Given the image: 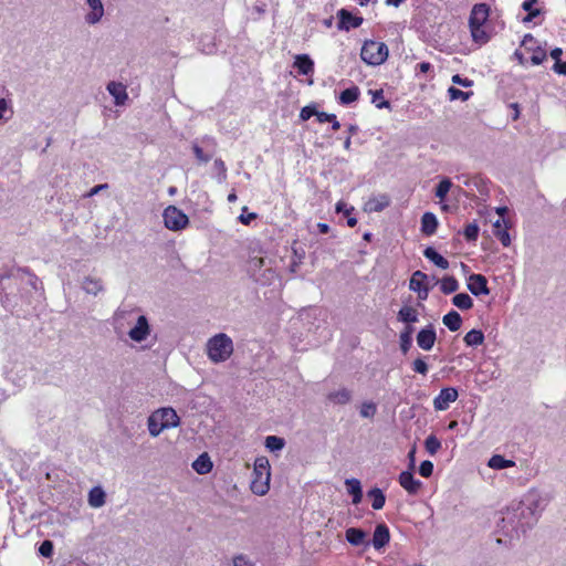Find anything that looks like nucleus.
I'll list each match as a JSON object with an SVG mask.
<instances>
[{
	"instance_id": "1",
	"label": "nucleus",
	"mask_w": 566,
	"mask_h": 566,
	"mask_svg": "<svg viewBox=\"0 0 566 566\" xmlns=\"http://www.w3.org/2000/svg\"><path fill=\"white\" fill-rule=\"evenodd\" d=\"M491 8L489 4L481 2L475 3L469 15V29L473 42L483 45L491 40V34L486 30V22L490 18Z\"/></svg>"
},
{
	"instance_id": "2",
	"label": "nucleus",
	"mask_w": 566,
	"mask_h": 566,
	"mask_svg": "<svg viewBox=\"0 0 566 566\" xmlns=\"http://www.w3.org/2000/svg\"><path fill=\"white\" fill-rule=\"evenodd\" d=\"M270 463L265 457H259L254 461L250 489L256 495H264L270 489Z\"/></svg>"
},
{
	"instance_id": "3",
	"label": "nucleus",
	"mask_w": 566,
	"mask_h": 566,
	"mask_svg": "<svg viewBox=\"0 0 566 566\" xmlns=\"http://www.w3.org/2000/svg\"><path fill=\"white\" fill-rule=\"evenodd\" d=\"M232 352V339L223 333L213 336L207 344L208 356L214 363L227 360L231 356Z\"/></svg>"
},
{
	"instance_id": "4",
	"label": "nucleus",
	"mask_w": 566,
	"mask_h": 566,
	"mask_svg": "<svg viewBox=\"0 0 566 566\" xmlns=\"http://www.w3.org/2000/svg\"><path fill=\"white\" fill-rule=\"evenodd\" d=\"M361 60L368 65H380L388 57V48L384 42L365 41L360 51Z\"/></svg>"
},
{
	"instance_id": "5",
	"label": "nucleus",
	"mask_w": 566,
	"mask_h": 566,
	"mask_svg": "<svg viewBox=\"0 0 566 566\" xmlns=\"http://www.w3.org/2000/svg\"><path fill=\"white\" fill-rule=\"evenodd\" d=\"M165 227L172 231L185 229L189 219L188 216L175 206H168L163 213Z\"/></svg>"
},
{
	"instance_id": "6",
	"label": "nucleus",
	"mask_w": 566,
	"mask_h": 566,
	"mask_svg": "<svg viewBox=\"0 0 566 566\" xmlns=\"http://www.w3.org/2000/svg\"><path fill=\"white\" fill-rule=\"evenodd\" d=\"M459 397V392L454 387L442 388L439 395L433 399V408L437 411H444Z\"/></svg>"
},
{
	"instance_id": "7",
	"label": "nucleus",
	"mask_w": 566,
	"mask_h": 566,
	"mask_svg": "<svg viewBox=\"0 0 566 566\" xmlns=\"http://www.w3.org/2000/svg\"><path fill=\"white\" fill-rule=\"evenodd\" d=\"M428 275L422 271H416L412 273L409 282V289L418 293V298L421 301L427 300L429 294V287L426 285Z\"/></svg>"
},
{
	"instance_id": "8",
	"label": "nucleus",
	"mask_w": 566,
	"mask_h": 566,
	"mask_svg": "<svg viewBox=\"0 0 566 566\" xmlns=\"http://www.w3.org/2000/svg\"><path fill=\"white\" fill-rule=\"evenodd\" d=\"M468 289L475 296L490 294L488 280L482 274H471L468 280Z\"/></svg>"
},
{
	"instance_id": "9",
	"label": "nucleus",
	"mask_w": 566,
	"mask_h": 566,
	"mask_svg": "<svg viewBox=\"0 0 566 566\" xmlns=\"http://www.w3.org/2000/svg\"><path fill=\"white\" fill-rule=\"evenodd\" d=\"M155 413L158 416V419L160 420L161 428L169 429V428H176L179 426L180 418L172 408H161Z\"/></svg>"
},
{
	"instance_id": "10",
	"label": "nucleus",
	"mask_w": 566,
	"mask_h": 566,
	"mask_svg": "<svg viewBox=\"0 0 566 566\" xmlns=\"http://www.w3.org/2000/svg\"><path fill=\"white\" fill-rule=\"evenodd\" d=\"M399 484L409 494H417L421 488V481L415 479L413 473L411 471H402L398 478Z\"/></svg>"
},
{
	"instance_id": "11",
	"label": "nucleus",
	"mask_w": 566,
	"mask_h": 566,
	"mask_svg": "<svg viewBox=\"0 0 566 566\" xmlns=\"http://www.w3.org/2000/svg\"><path fill=\"white\" fill-rule=\"evenodd\" d=\"M390 541V532L385 523L378 524L373 534V546L379 551L384 548Z\"/></svg>"
},
{
	"instance_id": "12",
	"label": "nucleus",
	"mask_w": 566,
	"mask_h": 566,
	"mask_svg": "<svg viewBox=\"0 0 566 566\" xmlns=\"http://www.w3.org/2000/svg\"><path fill=\"white\" fill-rule=\"evenodd\" d=\"M129 337L135 342H142L149 335L148 321L144 315H140L136 325L129 331Z\"/></svg>"
},
{
	"instance_id": "13",
	"label": "nucleus",
	"mask_w": 566,
	"mask_h": 566,
	"mask_svg": "<svg viewBox=\"0 0 566 566\" xmlns=\"http://www.w3.org/2000/svg\"><path fill=\"white\" fill-rule=\"evenodd\" d=\"M390 206V198L388 195L382 193L369 198L365 203V211L380 212Z\"/></svg>"
},
{
	"instance_id": "14",
	"label": "nucleus",
	"mask_w": 566,
	"mask_h": 566,
	"mask_svg": "<svg viewBox=\"0 0 566 566\" xmlns=\"http://www.w3.org/2000/svg\"><path fill=\"white\" fill-rule=\"evenodd\" d=\"M346 541L353 545V546H360V545H369V542L367 538V533L363 531L361 528L357 527H349L345 532Z\"/></svg>"
},
{
	"instance_id": "15",
	"label": "nucleus",
	"mask_w": 566,
	"mask_h": 566,
	"mask_svg": "<svg viewBox=\"0 0 566 566\" xmlns=\"http://www.w3.org/2000/svg\"><path fill=\"white\" fill-rule=\"evenodd\" d=\"M436 332L432 327L421 329L417 335V344L423 350H430L436 342Z\"/></svg>"
},
{
	"instance_id": "16",
	"label": "nucleus",
	"mask_w": 566,
	"mask_h": 566,
	"mask_svg": "<svg viewBox=\"0 0 566 566\" xmlns=\"http://www.w3.org/2000/svg\"><path fill=\"white\" fill-rule=\"evenodd\" d=\"M107 91L115 99V105H124L128 98L126 86L118 82H109L107 85Z\"/></svg>"
},
{
	"instance_id": "17",
	"label": "nucleus",
	"mask_w": 566,
	"mask_h": 566,
	"mask_svg": "<svg viewBox=\"0 0 566 566\" xmlns=\"http://www.w3.org/2000/svg\"><path fill=\"white\" fill-rule=\"evenodd\" d=\"M86 3L90 7L91 12L86 14L85 20L90 24H95L104 14L103 3L101 0H86Z\"/></svg>"
},
{
	"instance_id": "18",
	"label": "nucleus",
	"mask_w": 566,
	"mask_h": 566,
	"mask_svg": "<svg viewBox=\"0 0 566 566\" xmlns=\"http://www.w3.org/2000/svg\"><path fill=\"white\" fill-rule=\"evenodd\" d=\"M438 219L432 212H424L421 217V232L430 237L436 233L438 229Z\"/></svg>"
},
{
	"instance_id": "19",
	"label": "nucleus",
	"mask_w": 566,
	"mask_h": 566,
	"mask_svg": "<svg viewBox=\"0 0 566 566\" xmlns=\"http://www.w3.org/2000/svg\"><path fill=\"white\" fill-rule=\"evenodd\" d=\"M293 65L302 75H308L314 72V62L306 54L296 55Z\"/></svg>"
},
{
	"instance_id": "20",
	"label": "nucleus",
	"mask_w": 566,
	"mask_h": 566,
	"mask_svg": "<svg viewBox=\"0 0 566 566\" xmlns=\"http://www.w3.org/2000/svg\"><path fill=\"white\" fill-rule=\"evenodd\" d=\"M397 319L406 325H411L418 322V311L412 306L405 305L399 310Z\"/></svg>"
},
{
	"instance_id": "21",
	"label": "nucleus",
	"mask_w": 566,
	"mask_h": 566,
	"mask_svg": "<svg viewBox=\"0 0 566 566\" xmlns=\"http://www.w3.org/2000/svg\"><path fill=\"white\" fill-rule=\"evenodd\" d=\"M327 399L335 405H347L352 400V391L340 388L327 395Z\"/></svg>"
},
{
	"instance_id": "22",
	"label": "nucleus",
	"mask_w": 566,
	"mask_h": 566,
	"mask_svg": "<svg viewBox=\"0 0 566 566\" xmlns=\"http://www.w3.org/2000/svg\"><path fill=\"white\" fill-rule=\"evenodd\" d=\"M193 470L199 474H207L212 470V462L208 453L200 454L192 463Z\"/></svg>"
},
{
	"instance_id": "23",
	"label": "nucleus",
	"mask_w": 566,
	"mask_h": 566,
	"mask_svg": "<svg viewBox=\"0 0 566 566\" xmlns=\"http://www.w3.org/2000/svg\"><path fill=\"white\" fill-rule=\"evenodd\" d=\"M423 255L430 260L434 265L442 270H447L449 268V261L439 254L433 248L428 247L423 251Z\"/></svg>"
},
{
	"instance_id": "24",
	"label": "nucleus",
	"mask_w": 566,
	"mask_h": 566,
	"mask_svg": "<svg viewBox=\"0 0 566 566\" xmlns=\"http://www.w3.org/2000/svg\"><path fill=\"white\" fill-rule=\"evenodd\" d=\"M360 91L358 86H350L339 94V103L342 105H349L359 98Z\"/></svg>"
},
{
	"instance_id": "25",
	"label": "nucleus",
	"mask_w": 566,
	"mask_h": 566,
	"mask_svg": "<svg viewBox=\"0 0 566 566\" xmlns=\"http://www.w3.org/2000/svg\"><path fill=\"white\" fill-rule=\"evenodd\" d=\"M442 322L451 332H457L461 327L462 318L458 312L450 311L443 316Z\"/></svg>"
},
{
	"instance_id": "26",
	"label": "nucleus",
	"mask_w": 566,
	"mask_h": 566,
	"mask_svg": "<svg viewBox=\"0 0 566 566\" xmlns=\"http://www.w3.org/2000/svg\"><path fill=\"white\" fill-rule=\"evenodd\" d=\"M105 492L102 488L95 486L88 493V504L92 507H101L105 504Z\"/></svg>"
},
{
	"instance_id": "27",
	"label": "nucleus",
	"mask_w": 566,
	"mask_h": 566,
	"mask_svg": "<svg viewBox=\"0 0 566 566\" xmlns=\"http://www.w3.org/2000/svg\"><path fill=\"white\" fill-rule=\"evenodd\" d=\"M339 18H340V22L346 25V29H349V28L355 29V28L360 27L363 23L361 17L353 15L350 12H348L344 9H342L339 11Z\"/></svg>"
},
{
	"instance_id": "28",
	"label": "nucleus",
	"mask_w": 566,
	"mask_h": 566,
	"mask_svg": "<svg viewBox=\"0 0 566 566\" xmlns=\"http://www.w3.org/2000/svg\"><path fill=\"white\" fill-rule=\"evenodd\" d=\"M346 485L348 493L353 495V503L358 504L363 497L360 482L356 479H348Z\"/></svg>"
},
{
	"instance_id": "29",
	"label": "nucleus",
	"mask_w": 566,
	"mask_h": 566,
	"mask_svg": "<svg viewBox=\"0 0 566 566\" xmlns=\"http://www.w3.org/2000/svg\"><path fill=\"white\" fill-rule=\"evenodd\" d=\"M412 333H413V327L411 325H406L405 328L400 332V335H399L400 348L403 353H407L411 347Z\"/></svg>"
},
{
	"instance_id": "30",
	"label": "nucleus",
	"mask_w": 566,
	"mask_h": 566,
	"mask_svg": "<svg viewBox=\"0 0 566 566\" xmlns=\"http://www.w3.org/2000/svg\"><path fill=\"white\" fill-rule=\"evenodd\" d=\"M368 496L371 499V507L376 511L381 510L386 502V496L384 492L378 489L374 488L368 492Z\"/></svg>"
},
{
	"instance_id": "31",
	"label": "nucleus",
	"mask_w": 566,
	"mask_h": 566,
	"mask_svg": "<svg viewBox=\"0 0 566 566\" xmlns=\"http://www.w3.org/2000/svg\"><path fill=\"white\" fill-rule=\"evenodd\" d=\"M83 289L86 293L97 295L103 290V283L96 277H85L83 281Z\"/></svg>"
},
{
	"instance_id": "32",
	"label": "nucleus",
	"mask_w": 566,
	"mask_h": 566,
	"mask_svg": "<svg viewBox=\"0 0 566 566\" xmlns=\"http://www.w3.org/2000/svg\"><path fill=\"white\" fill-rule=\"evenodd\" d=\"M452 303L454 306L462 311H467L473 307V300L467 293H459L452 297Z\"/></svg>"
},
{
	"instance_id": "33",
	"label": "nucleus",
	"mask_w": 566,
	"mask_h": 566,
	"mask_svg": "<svg viewBox=\"0 0 566 566\" xmlns=\"http://www.w3.org/2000/svg\"><path fill=\"white\" fill-rule=\"evenodd\" d=\"M515 463L512 460L505 459L503 455L494 454L488 462V465L494 470H502L513 467Z\"/></svg>"
},
{
	"instance_id": "34",
	"label": "nucleus",
	"mask_w": 566,
	"mask_h": 566,
	"mask_svg": "<svg viewBox=\"0 0 566 566\" xmlns=\"http://www.w3.org/2000/svg\"><path fill=\"white\" fill-rule=\"evenodd\" d=\"M459 289V282L454 276H444L440 281V290L443 294L448 295L454 293Z\"/></svg>"
},
{
	"instance_id": "35",
	"label": "nucleus",
	"mask_w": 566,
	"mask_h": 566,
	"mask_svg": "<svg viewBox=\"0 0 566 566\" xmlns=\"http://www.w3.org/2000/svg\"><path fill=\"white\" fill-rule=\"evenodd\" d=\"M463 340L468 346H479L484 342V334L480 329H471L465 334Z\"/></svg>"
},
{
	"instance_id": "36",
	"label": "nucleus",
	"mask_w": 566,
	"mask_h": 566,
	"mask_svg": "<svg viewBox=\"0 0 566 566\" xmlns=\"http://www.w3.org/2000/svg\"><path fill=\"white\" fill-rule=\"evenodd\" d=\"M493 227H494V230H493L494 235L500 240V242L502 243L503 247H509L511 244V238H510L507 229L502 227L500 220H497Z\"/></svg>"
},
{
	"instance_id": "37",
	"label": "nucleus",
	"mask_w": 566,
	"mask_h": 566,
	"mask_svg": "<svg viewBox=\"0 0 566 566\" xmlns=\"http://www.w3.org/2000/svg\"><path fill=\"white\" fill-rule=\"evenodd\" d=\"M452 187V182L449 178H443L437 186L434 195L440 200H443Z\"/></svg>"
},
{
	"instance_id": "38",
	"label": "nucleus",
	"mask_w": 566,
	"mask_h": 566,
	"mask_svg": "<svg viewBox=\"0 0 566 566\" xmlns=\"http://www.w3.org/2000/svg\"><path fill=\"white\" fill-rule=\"evenodd\" d=\"M193 155L199 164H207L212 159L211 153H205L203 148L198 143L192 144Z\"/></svg>"
},
{
	"instance_id": "39",
	"label": "nucleus",
	"mask_w": 566,
	"mask_h": 566,
	"mask_svg": "<svg viewBox=\"0 0 566 566\" xmlns=\"http://www.w3.org/2000/svg\"><path fill=\"white\" fill-rule=\"evenodd\" d=\"M537 0H525L522 4V8L527 11V15L524 18V22H531L534 18H536L539 13V9H534L533 6Z\"/></svg>"
},
{
	"instance_id": "40",
	"label": "nucleus",
	"mask_w": 566,
	"mask_h": 566,
	"mask_svg": "<svg viewBox=\"0 0 566 566\" xmlns=\"http://www.w3.org/2000/svg\"><path fill=\"white\" fill-rule=\"evenodd\" d=\"M424 447L427 452L433 455L440 450L441 442L434 434H430L424 441Z\"/></svg>"
},
{
	"instance_id": "41",
	"label": "nucleus",
	"mask_w": 566,
	"mask_h": 566,
	"mask_svg": "<svg viewBox=\"0 0 566 566\" xmlns=\"http://www.w3.org/2000/svg\"><path fill=\"white\" fill-rule=\"evenodd\" d=\"M373 98L371 102L377 108L390 107L389 101L385 99L382 90L370 91Z\"/></svg>"
},
{
	"instance_id": "42",
	"label": "nucleus",
	"mask_w": 566,
	"mask_h": 566,
	"mask_svg": "<svg viewBox=\"0 0 566 566\" xmlns=\"http://www.w3.org/2000/svg\"><path fill=\"white\" fill-rule=\"evenodd\" d=\"M479 226L475 222L468 223L463 229V235L467 241H476L479 237Z\"/></svg>"
},
{
	"instance_id": "43",
	"label": "nucleus",
	"mask_w": 566,
	"mask_h": 566,
	"mask_svg": "<svg viewBox=\"0 0 566 566\" xmlns=\"http://www.w3.org/2000/svg\"><path fill=\"white\" fill-rule=\"evenodd\" d=\"M148 430L153 437H157L164 430V428H161L160 420L155 412L148 418Z\"/></svg>"
},
{
	"instance_id": "44",
	"label": "nucleus",
	"mask_w": 566,
	"mask_h": 566,
	"mask_svg": "<svg viewBox=\"0 0 566 566\" xmlns=\"http://www.w3.org/2000/svg\"><path fill=\"white\" fill-rule=\"evenodd\" d=\"M377 412V406L373 401H365L360 406L359 413L363 418H374Z\"/></svg>"
},
{
	"instance_id": "45",
	"label": "nucleus",
	"mask_w": 566,
	"mask_h": 566,
	"mask_svg": "<svg viewBox=\"0 0 566 566\" xmlns=\"http://www.w3.org/2000/svg\"><path fill=\"white\" fill-rule=\"evenodd\" d=\"M265 447L271 451H279L284 447V439L276 436H269L265 439Z\"/></svg>"
},
{
	"instance_id": "46",
	"label": "nucleus",
	"mask_w": 566,
	"mask_h": 566,
	"mask_svg": "<svg viewBox=\"0 0 566 566\" xmlns=\"http://www.w3.org/2000/svg\"><path fill=\"white\" fill-rule=\"evenodd\" d=\"M448 94L451 101L461 99L467 101L473 93L472 92H463L460 88L454 86L449 87Z\"/></svg>"
},
{
	"instance_id": "47",
	"label": "nucleus",
	"mask_w": 566,
	"mask_h": 566,
	"mask_svg": "<svg viewBox=\"0 0 566 566\" xmlns=\"http://www.w3.org/2000/svg\"><path fill=\"white\" fill-rule=\"evenodd\" d=\"M53 543L49 539H45L41 543L39 547V553L41 556L50 558L53 555Z\"/></svg>"
},
{
	"instance_id": "48",
	"label": "nucleus",
	"mask_w": 566,
	"mask_h": 566,
	"mask_svg": "<svg viewBox=\"0 0 566 566\" xmlns=\"http://www.w3.org/2000/svg\"><path fill=\"white\" fill-rule=\"evenodd\" d=\"M546 59V51L542 48L537 46L535 50H533L531 61L534 65H539L544 62Z\"/></svg>"
},
{
	"instance_id": "49",
	"label": "nucleus",
	"mask_w": 566,
	"mask_h": 566,
	"mask_svg": "<svg viewBox=\"0 0 566 566\" xmlns=\"http://www.w3.org/2000/svg\"><path fill=\"white\" fill-rule=\"evenodd\" d=\"M433 472V463L429 460H424L420 463L419 473L423 478H429Z\"/></svg>"
},
{
	"instance_id": "50",
	"label": "nucleus",
	"mask_w": 566,
	"mask_h": 566,
	"mask_svg": "<svg viewBox=\"0 0 566 566\" xmlns=\"http://www.w3.org/2000/svg\"><path fill=\"white\" fill-rule=\"evenodd\" d=\"M413 371L426 375L428 373V365L422 358H417L412 363Z\"/></svg>"
},
{
	"instance_id": "51",
	"label": "nucleus",
	"mask_w": 566,
	"mask_h": 566,
	"mask_svg": "<svg viewBox=\"0 0 566 566\" xmlns=\"http://www.w3.org/2000/svg\"><path fill=\"white\" fill-rule=\"evenodd\" d=\"M247 210H248V208H247V207H243V208H242V213H241V214H240V217H239V221H240L242 224H245V226L250 224V223H251V221H252V220H254V219H256V217H258V216H256V213H254V212H251V213L245 214L244 212H245Z\"/></svg>"
},
{
	"instance_id": "52",
	"label": "nucleus",
	"mask_w": 566,
	"mask_h": 566,
	"mask_svg": "<svg viewBox=\"0 0 566 566\" xmlns=\"http://www.w3.org/2000/svg\"><path fill=\"white\" fill-rule=\"evenodd\" d=\"M316 115V109L313 106H304L300 112V118L302 120H308L312 116Z\"/></svg>"
},
{
	"instance_id": "53",
	"label": "nucleus",
	"mask_w": 566,
	"mask_h": 566,
	"mask_svg": "<svg viewBox=\"0 0 566 566\" xmlns=\"http://www.w3.org/2000/svg\"><path fill=\"white\" fill-rule=\"evenodd\" d=\"M335 210L337 213H344L345 217L352 214V212L354 211V207H347L346 203L344 201H338L335 206Z\"/></svg>"
},
{
	"instance_id": "54",
	"label": "nucleus",
	"mask_w": 566,
	"mask_h": 566,
	"mask_svg": "<svg viewBox=\"0 0 566 566\" xmlns=\"http://www.w3.org/2000/svg\"><path fill=\"white\" fill-rule=\"evenodd\" d=\"M316 119L318 123H329L331 120L335 119V114H328L325 112H318L316 111Z\"/></svg>"
},
{
	"instance_id": "55",
	"label": "nucleus",
	"mask_w": 566,
	"mask_h": 566,
	"mask_svg": "<svg viewBox=\"0 0 566 566\" xmlns=\"http://www.w3.org/2000/svg\"><path fill=\"white\" fill-rule=\"evenodd\" d=\"M107 188H108L107 184L97 185V186L93 187L87 193H85L84 197L85 198H91V197L99 193L102 190L107 189Z\"/></svg>"
},
{
	"instance_id": "56",
	"label": "nucleus",
	"mask_w": 566,
	"mask_h": 566,
	"mask_svg": "<svg viewBox=\"0 0 566 566\" xmlns=\"http://www.w3.org/2000/svg\"><path fill=\"white\" fill-rule=\"evenodd\" d=\"M452 82L459 85H462L464 87H468L472 84V81L468 78H462L459 74H455L452 76Z\"/></svg>"
},
{
	"instance_id": "57",
	"label": "nucleus",
	"mask_w": 566,
	"mask_h": 566,
	"mask_svg": "<svg viewBox=\"0 0 566 566\" xmlns=\"http://www.w3.org/2000/svg\"><path fill=\"white\" fill-rule=\"evenodd\" d=\"M553 70L558 74L566 75V62H555Z\"/></svg>"
},
{
	"instance_id": "58",
	"label": "nucleus",
	"mask_w": 566,
	"mask_h": 566,
	"mask_svg": "<svg viewBox=\"0 0 566 566\" xmlns=\"http://www.w3.org/2000/svg\"><path fill=\"white\" fill-rule=\"evenodd\" d=\"M234 566H254L251 562L245 559L243 556H238L233 560Z\"/></svg>"
},
{
	"instance_id": "59",
	"label": "nucleus",
	"mask_w": 566,
	"mask_h": 566,
	"mask_svg": "<svg viewBox=\"0 0 566 566\" xmlns=\"http://www.w3.org/2000/svg\"><path fill=\"white\" fill-rule=\"evenodd\" d=\"M431 69H432V65L429 62H421V63L417 64V66H416V70L419 71L420 73H427Z\"/></svg>"
},
{
	"instance_id": "60",
	"label": "nucleus",
	"mask_w": 566,
	"mask_h": 566,
	"mask_svg": "<svg viewBox=\"0 0 566 566\" xmlns=\"http://www.w3.org/2000/svg\"><path fill=\"white\" fill-rule=\"evenodd\" d=\"M510 107L513 109L512 119L517 120L520 117V105L517 103H512Z\"/></svg>"
},
{
	"instance_id": "61",
	"label": "nucleus",
	"mask_w": 566,
	"mask_h": 566,
	"mask_svg": "<svg viewBox=\"0 0 566 566\" xmlns=\"http://www.w3.org/2000/svg\"><path fill=\"white\" fill-rule=\"evenodd\" d=\"M563 54V51L562 49L559 48H555L554 50L551 51V56L557 62V61H560V56Z\"/></svg>"
},
{
	"instance_id": "62",
	"label": "nucleus",
	"mask_w": 566,
	"mask_h": 566,
	"mask_svg": "<svg viewBox=\"0 0 566 566\" xmlns=\"http://www.w3.org/2000/svg\"><path fill=\"white\" fill-rule=\"evenodd\" d=\"M8 109V104L4 98H0V119L4 117V113Z\"/></svg>"
},
{
	"instance_id": "63",
	"label": "nucleus",
	"mask_w": 566,
	"mask_h": 566,
	"mask_svg": "<svg viewBox=\"0 0 566 566\" xmlns=\"http://www.w3.org/2000/svg\"><path fill=\"white\" fill-rule=\"evenodd\" d=\"M317 229L319 233L327 234L331 230L329 226L327 223H317Z\"/></svg>"
},
{
	"instance_id": "64",
	"label": "nucleus",
	"mask_w": 566,
	"mask_h": 566,
	"mask_svg": "<svg viewBox=\"0 0 566 566\" xmlns=\"http://www.w3.org/2000/svg\"><path fill=\"white\" fill-rule=\"evenodd\" d=\"M214 166L218 170H220L222 172H226V170H227L224 161L220 158L214 160Z\"/></svg>"
}]
</instances>
